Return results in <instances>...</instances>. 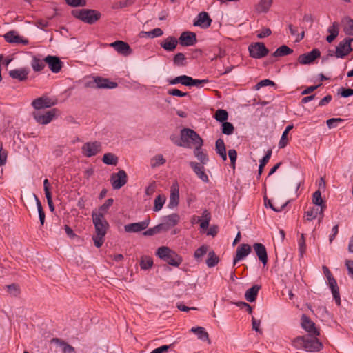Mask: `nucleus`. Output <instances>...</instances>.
<instances>
[{
  "mask_svg": "<svg viewBox=\"0 0 353 353\" xmlns=\"http://www.w3.org/2000/svg\"><path fill=\"white\" fill-rule=\"evenodd\" d=\"M319 335L307 334L293 339L292 345L296 349H304L307 352H319L323 348V343L317 338Z\"/></svg>",
  "mask_w": 353,
  "mask_h": 353,
  "instance_id": "obj_1",
  "label": "nucleus"
},
{
  "mask_svg": "<svg viewBox=\"0 0 353 353\" xmlns=\"http://www.w3.org/2000/svg\"><path fill=\"white\" fill-rule=\"evenodd\" d=\"M92 222L94 226V234L92 236L94 244L97 248H100L104 243L105 236L109 229V223L105 216L96 213H92Z\"/></svg>",
  "mask_w": 353,
  "mask_h": 353,
  "instance_id": "obj_2",
  "label": "nucleus"
},
{
  "mask_svg": "<svg viewBox=\"0 0 353 353\" xmlns=\"http://www.w3.org/2000/svg\"><path fill=\"white\" fill-rule=\"evenodd\" d=\"M181 141L176 142L178 146L191 148L192 147L203 146L202 138L193 130L183 128L180 133Z\"/></svg>",
  "mask_w": 353,
  "mask_h": 353,
  "instance_id": "obj_3",
  "label": "nucleus"
},
{
  "mask_svg": "<svg viewBox=\"0 0 353 353\" xmlns=\"http://www.w3.org/2000/svg\"><path fill=\"white\" fill-rule=\"evenodd\" d=\"M72 14L75 18L88 24H93L101 17L100 12L92 9L74 10Z\"/></svg>",
  "mask_w": 353,
  "mask_h": 353,
  "instance_id": "obj_4",
  "label": "nucleus"
},
{
  "mask_svg": "<svg viewBox=\"0 0 353 353\" xmlns=\"http://www.w3.org/2000/svg\"><path fill=\"white\" fill-rule=\"evenodd\" d=\"M352 41L353 39H345L341 41L336 48L334 55L337 58H343L347 56L352 50L351 48V42ZM333 55L334 54L332 52H330L328 54V56Z\"/></svg>",
  "mask_w": 353,
  "mask_h": 353,
  "instance_id": "obj_5",
  "label": "nucleus"
},
{
  "mask_svg": "<svg viewBox=\"0 0 353 353\" xmlns=\"http://www.w3.org/2000/svg\"><path fill=\"white\" fill-rule=\"evenodd\" d=\"M248 50L250 57L254 59L263 58L269 52V50L265 47V44L260 42L250 44Z\"/></svg>",
  "mask_w": 353,
  "mask_h": 353,
  "instance_id": "obj_6",
  "label": "nucleus"
},
{
  "mask_svg": "<svg viewBox=\"0 0 353 353\" xmlns=\"http://www.w3.org/2000/svg\"><path fill=\"white\" fill-rule=\"evenodd\" d=\"M57 112V110L54 108L44 113L41 111H34L32 114L37 123L46 125L49 123L55 117Z\"/></svg>",
  "mask_w": 353,
  "mask_h": 353,
  "instance_id": "obj_7",
  "label": "nucleus"
},
{
  "mask_svg": "<svg viewBox=\"0 0 353 353\" xmlns=\"http://www.w3.org/2000/svg\"><path fill=\"white\" fill-rule=\"evenodd\" d=\"M82 154L86 157L95 156L101 150V143L99 141L87 142L82 146Z\"/></svg>",
  "mask_w": 353,
  "mask_h": 353,
  "instance_id": "obj_8",
  "label": "nucleus"
},
{
  "mask_svg": "<svg viewBox=\"0 0 353 353\" xmlns=\"http://www.w3.org/2000/svg\"><path fill=\"white\" fill-rule=\"evenodd\" d=\"M110 181L114 190L120 189L127 183V174L123 170H120L117 173L112 174Z\"/></svg>",
  "mask_w": 353,
  "mask_h": 353,
  "instance_id": "obj_9",
  "label": "nucleus"
},
{
  "mask_svg": "<svg viewBox=\"0 0 353 353\" xmlns=\"http://www.w3.org/2000/svg\"><path fill=\"white\" fill-rule=\"evenodd\" d=\"M301 325L308 334L320 335V331L316 328L315 323L305 314L301 316Z\"/></svg>",
  "mask_w": 353,
  "mask_h": 353,
  "instance_id": "obj_10",
  "label": "nucleus"
},
{
  "mask_svg": "<svg viewBox=\"0 0 353 353\" xmlns=\"http://www.w3.org/2000/svg\"><path fill=\"white\" fill-rule=\"evenodd\" d=\"M56 103V101H52L47 97H41L32 101V105L36 109V111H41V109L50 108Z\"/></svg>",
  "mask_w": 353,
  "mask_h": 353,
  "instance_id": "obj_11",
  "label": "nucleus"
},
{
  "mask_svg": "<svg viewBox=\"0 0 353 353\" xmlns=\"http://www.w3.org/2000/svg\"><path fill=\"white\" fill-rule=\"evenodd\" d=\"M321 52L319 50L314 48L311 52L301 54L298 57V61L302 65L312 63L316 59L320 57Z\"/></svg>",
  "mask_w": 353,
  "mask_h": 353,
  "instance_id": "obj_12",
  "label": "nucleus"
},
{
  "mask_svg": "<svg viewBox=\"0 0 353 353\" xmlns=\"http://www.w3.org/2000/svg\"><path fill=\"white\" fill-rule=\"evenodd\" d=\"M196 36L192 32H183L179 38L178 42L182 46H191L196 43Z\"/></svg>",
  "mask_w": 353,
  "mask_h": 353,
  "instance_id": "obj_13",
  "label": "nucleus"
},
{
  "mask_svg": "<svg viewBox=\"0 0 353 353\" xmlns=\"http://www.w3.org/2000/svg\"><path fill=\"white\" fill-rule=\"evenodd\" d=\"M150 219L148 218L141 222L127 224L124 226V230L128 233L141 232L148 228L150 224Z\"/></svg>",
  "mask_w": 353,
  "mask_h": 353,
  "instance_id": "obj_14",
  "label": "nucleus"
},
{
  "mask_svg": "<svg viewBox=\"0 0 353 353\" xmlns=\"http://www.w3.org/2000/svg\"><path fill=\"white\" fill-rule=\"evenodd\" d=\"M50 70L54 73H58L63 66V63L58 57L48 55L44 59Z\"/></svg>",
  "mask_w": 353,
  "mask_h": 353,
  "instance_id": "obj_15",
  "label": "nucleus"
},
{
  "mask_svg": "<svg viewBox=\"0 0 353 353\" xmlns=\"http://www.w3.org/2000/svg\"><path fill=\"white\" fill-rule=\"evenodd\" d=\"M110 46L114 48L118 53L124 56H128L132 52V50L129 44L123 41H116L111 43Z\"/></svg>",
  "mask_w": 353,
  "mask_h": 353,
  "instance_id": "obj_16",
  "label": "nucleus"
},
{
  "mask_svg": "<svg viewBox=\"0 0 353 353\" xmlns=\"http://www.w3.org/2000/svg\"><path fill=\"white\" fill-rule=\"evenodd\" d=\"M180 217L176 214H172L163 218V222L160 223L163 231H168L170 228L175 226L179 221Z\"/></svg>",
  "mask_w": 353,
  "mask_h": 353,
  "instance_id": "obj_17",
  "label": "nucleus"
},
{
  "mask_svg": "<svg viewBox=\"0 0 353 353\" xmlns=\"http://www.w3.org/2000/svg\"><path fill=\"white\" fill-rule=\"evenodd\" d=\"M29 69L21 68L9 71V75L11 78L17 79L19 81H25L28 79Z\"/></svg>",
  "mask_w": 353,
  "mask_h": 353,
  "instance_id": "obj_18",
  "label": "nucleus"
},
{
  "mask_svg": "<svg viewBox=\"0 0 353 353\" xmlns=\"http://www.w3.org/2000/svg\"><path fill=\"white\" fill-rule=\"evenodd\" d=\"M253 248L259 259L263 265H265L268 263V254L265 245L261 243H255L253 245Z\"/></svg>",
  "mask_w": 353,
  "mask_h": 353,
  "instance_id": "obj_19",
  "label": "nucleus"
},
{
  "mask_svg": "<svg viewBox=\"0 0 353 353\" xmlns=\"http://www.w3.org/2000/svg\"><path fill=\"white\" fill-rule=\"evenodd\" d=\"M189 164L199 179L203 182H208L209 179L205 172L204 165L194 161H191Z\"/></svg>",
  "mask_w": 353,
  "mask_h": 353,
  "instance_id": "obj_20",
  "label": "nucleus"
},
{
  "mask_svg": "<svg viewBox=\"0 0 353 353\" xmlns=\"http://www.w3.org/2000/svg\"><path fill=\"white\" fill-rule=\"evenodd\" d=\"M251 252V246L248 244L240 245L237 250L236 256L234 259L233 264L235 265L239 261L247 256Z\"/></svg>",
  "mask_w": 353,
  "mask_h": 353,
  "instance_id": "obj_21",
  "label": "nucleus"
},
{
  "mask_svg": "<svg viewBox=\"0 0 353 353\" xmlns=\"http://www.w3.org/2000/svg\"><path fill=\"white\" fill-rule=\"evenodd\" d=\"M4 38L7 42L10 43H23L24 45L28 43V39L22 38L14 31L8 32L5 34Z\"/></svg>",
  "mask_w": 353,
  "mask_h": 353,
  "instance_id": "obj_22",
  "label": "nucleus"
},
{
  "mask_svg": "<svg viewBox=\"0 0 353 353\" xmlns=\"http://www.w3.org/2000/svg\"><path fill=\"white\" fill-rule=\"evenodd\" d=\"M211 23L212 19L209 14L205 12H201L198 14L196 20L194 21V26L207 28L211 25Z\"/></svg>",
  "mask_w": 353,
  "mask_h": 353,
  "instance_id": "obj_23",
  "label": "nucleus"
},
{
  "mask_svg": "<svg viewBox=\"0 0 353 353\" xmlns=\"http://www.w3.org/2000/svg\"><path fill=\"white\" fill-rule=\"evenodd\" d=\"M178 43L179 42L176 38L172 36H170L162 41L160 43V46L168 52H173L176 49Z\"/></svg>",
  "mask_w": 353,
  "mask_h": 353,
  "instance_id": "obj_24",
  "label": "nucleus"
},
{
  "mask_svg": "<svg viewBox=\"0 0 353 353\" xmlns=\"http://www.w3.org/2000/svg\"><path fill=\"white\" fill-rule=\"evenodd\" d=\"M94 82L97 84V88H114L117 83L110 81L108 79L97 77L94 79Z\"/></svg>",
  "mask_w": 353,
  "mask_h": 353,
  "instance_id": "obj_25",
  "label": "nucleus"
},
{
  "mask_svg": "<svg viewBox=\"0 0 353 353\" xmlns=\"http://www.w3.org/2000/svg\"><path fill=\"white\" fill-rule=\"evenodd\" d=\"M179 201V192L178 184L176 183L171 188L169 208H172L178 205Z\"/></svg>",
  "mask_w": 353,
  "mask_h": 353,
  "instance_id": "obj_26",
  "label": "nucleus"
},
{
  "mask_svg": "<svg viewBox=\"0 0 353 353\" xmlns=\"http://www.w3.org/2000/svg\"><path fill=\"white\" fill-rule=\"evenodd\" d=\"M312 203L313 204L321 207L319 214H321V216L323 217V211L325 209V205L321 197V192L320 190H316L313 193Z\"/></svg>",
  "mask_w": 353,
  "mask_h": 353,
  "instance_id": "obj_27",
  "label": "nucleus"
},
{
  "mask_svg": "<svg viewBox=\"0 0 353 353\" xmlns=\"http://www.w3.org/2000/svg\"><path fill=\"white\" fill-rule=\"evenodd\" d=\"M164 261L174 267H178L182 263V257L176 253L174 251L171 250V253L168 255Z\"/></svg>",
  "mask_w": 353,
  "mask_h": 353,
  "instance_id": "obj_28",
  "label": "nucleus"
},
{
  "mask_svg": "<svg viewBox=\"0 0 353 353\" xmlns=\"http://www.w3.org/2000/svg\"><path fill=\"white\" fill-rule=\"evenodd\" d=\"M261 285H254L252 288H249L245 293V298L249 302H253L256 300L257 294Z\"/></svg>",
  "mask_w": 353,
  "mask_h": 353,
  "instance_id": "obj_29",
  "label": "nucleus"
},
{
  "mask_svg": "<svg viewBox=\"0 0 353 353\" xmlns=\"http://www.w3.org/2000/svg\"><path fill=\"white\" fill-rule=\"evenodd\" d=\"M193 153H194V155L196 157V159L200 161L199 163H201L202 165L207 164V163L208 162V160H209L208 156L202 150V146L195 147Z\"/></svg>",
  "mask_w": 353,
  "mask_h": 353,
  "instance_id": "obj_30",
  "label": "nucleus"
},
{
  "mask_svg": "<svg viewBox=\"0 0 353 353\" xmlns=\"http://www.w3.org/2000/svg\"><path fill=\"white\" fill-rule=\"evenodd\" d=\"M215 149L216 153L220 155L223 161L227 160V152L224 141L222 139H218L216 141Z\"/></svg>",
  "mask_w": 353,
  "mask_h": 353,
  "instance_id": "obj_31",
  "label": "nucleus"
},
{
  "mask_svg": "<svg viewBox=\"0 0 353 353\" xmlns=\"http://www.w3.org/2000/svg\"><path fill=\"white\" fill-rule=\"evenodd\" d=\"M272 4V0H260L255 6V10L258 13H266L269 11Z\"/></svg>",
  "mask_w": 353,
  "mask_h": 353,
  "instance_id": "obj_32",
  "label": "nucleus"
},
{
  "mask_svg": "<svg viewBox=\"0 0 353 353\" xmlns=\"http://www.w3.org/2000/svg\"><path fill=\"white\" fill-rule=\"evenodd\" d=\"M191 332L196 334L199 339L202 341H208V344L211 343L208 333L202 327H196L191 329Z\"/></svg>",
  "mask_w": 353,
  "mask_h": 353,
  "instance_id": "obj_33",
  "label": "nucleus"
},
{
  "mask_svg": "<svg viewBox=\"0 0 353 353\" xmlns=\"http://www.w3.org/2000/svg\"><path fill=\"white\" fill-rule=\"evenodd\" d=\"M52 343H55L62 347L63 353H76L75 349L64 341H62L58 338H53L51 340Z\"/></svg>",
  "mask_w": 353,
  "mask_h": 353,
  "instance_id": "obj_34",
  "label": "nucleus"
},
{
  "mask_svg": "<svg viewBox=\"0 0 353 353\" xmlns=\"http://www.w3.org/2000/svg\"><path fill=\"white\" fill-rule=\"evenodd\" d=\"M114 200L112 199H108L99 208L98 210H93L92 213H96L100 214L102 216L108 213L109 208L113 204Z\"/></svg>",
  "mask_w": 353,
  "mask_h": 353,
  "instance_id": "obj_35",
  "label": "nucleus"
},
{
  "mask_svg": "<svg viewBox=\"0 0 353 353\" xmlns=\"http://www.w3.org/2000/svg\"><path fill=\"white\" fill-rule=\"evenodd\" d=\"M343 31L347 35H353V19L345 17L342 21Z\"/></svg>",
  "mask_w": 353,
  "mask_h": 353,
  "instance_id": "obj_36",
  "label": "nucleus"
},
{
  "mask_svg": "<svg viewBox=\"0 0 353 353\" xmlns=\"http://www.w3.org/2000/svg\"><path fill=\"white\" fill-rule=\"evenodd\" d=\"M44 59L42 60L37 57H33L31 62V66L34 72H40L45 68Z\"/></svg>",
  "mask_w": 353,
  "mask_h": 353,
  "instance_id": "obj_37",
  "label": "nucleus"
},
{
  "mask_svg": "<svg viewBox=\"0 0 353 353\" xmlns=\"http://www.w3.org/2000/svg\"><path fill=\"white\" fill-rule=\"evenodd\" d=\"M293 52V50L285 45H283L278 48L276 51L272 54L275 57H283L290 54Z\"/></svg>",
  "mask_w": 353,
  "mask_h": 353,
  "instance_id": "obj_38",
  "label": "nucleus"
},
{
  "mask_svg": "<svg viewBox=\"0 0 353 353\" xmlns=\"http://www.w3.org/2000/svg\"><path fill=\"white\" fill-rule=\"evenodd\" d=\"M103 162L107 165H116L118 163V157L112 153H105L102 159Z\"/></svg>",
  "mask_w": 353,
  "mask_h": 353,
  "instance_id": "obj_39",
  "label": "nucleus"
},
{
  "mask_svg": "<svg viewBox=\"0 0 353 353\" xmlns=\"http://www.w3.org/2000/svg\"><path fill=\"white\" fill-rule=\"evenodd\" d=\"M293 128L292 125H289L286 127L285 130L282 134L281 138L279 143V148H284L288 143V132Z\"/></svg>",
  "mask_w": 353,
  "mask_h": 353,
  "instance_id": "obj_40",
  "label": "nucleus"
},
{
  "mask_svg": "<svg viewBox=\"0 0 353 353\" xmlns=\"http://www.w3.org/2000/svg\"><path fill=\"white\" fill-rule=\"evenodd\" d=\"M219 258L216 255L215 252L212 250L208 252L206 264L208 267L212 268L218 264Z\"/></svg>",
  "mask_w": 353,
  "mask_h": 353,
  "instance_id": "obj_41",
  "label": "nucleus"
},
{
  "mask_svg": "<svg viewBox=\"0 0 353 353\" xmlns=\"http://www.w3.org/2000/svg\"><path fill=\"white\" fill-rule=\"evenodd\" d=\"M208 251V246L206 245H203L201 247H199L198 249L196 250L194 254V259L200 262L202 261L203 256L206 254V253Z\"/></svg>",
  "mask_w": 353,
  "mask_h": 353,
  "instance_id": "obj_42",
  "label": "nucleus"
},
{
  "mask_svg": "<svg viewBox=\"0 0 353 353\" xmlns=\"http://www.w3.org/2000/svg\"><path fill=\"white\" fill-rule=\"evenodd\" d=\"M329 286L332 290V293L333 297L336 301V303L338 305H341V298H340L339 288L337 285L336 281L333 283V284L332 283L330 284Z\"/></svg>",
  "mask_w": 353,
  "mask_h": 353,
  "instance_id": "obj_43",
  "label": "nucleus"
},
{
  "mask_svg": "<svg viewBox=\"0 0 353 353\" xmlns=\"http://www.w3.org/2000/svg\"><path fill=\"white\" fill-rule=\"evenodd\" d=\"M166 197L164 195L159 194L154 199V211L158 212L161 210L165 202Z\"/></svg>",
  "mask_w": 353,
  "mask_h": 353,
  "instance_id": "obj_44",
  "label": "nucleus"
},
{
  "mask_svg": "<svg viewBox=\"0 0 353 353\" xmlns=\"http://www.w3.org/2000/svg\"><path fill=\"white\" fill-rule=\"evenodd\" d=\"M136 1L137 0H124V1L115 2L113 3L112 8V9H115V10L122 9V8H124L126 7L131 6L132 5H133L135 3Z\"/></svg>",
  "mask_w": 353,
  "mask_h": 353,
  "instance_id": "obj_45",
  "label": "nucleus"
},
{
  "mask_svg": "<svg viewBox=\"0 0 353 353\" xmlns=\"http://www.w3.org/2000/svg\"><path fill=\"white\" fill-rule=\"evenodd\" d=\"M272 155V150H268L265 154V155L263 157V159L260 161V164L259 166V175L260 176L263 170V168L265 166L267 163L269 161Z\"/></svg>",
  "mask_w": 353,
  "mask_h": 353,
  "instance_id": "obj_46",
  "label": "nucleus"
},
{
  "mask_svg": "<svg viewBox=\"0 0 353 353\" xmlns=\"http://www.w3.org/2000/svg\"><path fill=\"white\" fill-rule=\"evenodd\" d=\"M153 265V261L151 257L148 256H143L141 259L140 266L143 270H148Z\"/></svg>",
  "mask_w": 353,
  "mask_h": 353,
  "instance_id": "obj_47",
  "label": "nucleus"
},
{
  "mask_svg": "<svg viewBox=\"0 0 353 353\" xmlns=\"http://www.w3.org/2000/svg\"><path fill=\"white\" fill-rule=\"evenodd\" d=\"M214 118L216 121L224 123L228 118V113L225 110L219 109L215 112Z\"/></svg>",
  "mask_w": 353,
  "mask_h": 353,
  "instance_id": "obj_48",
  "label": "nucleus"
},
{
  "mask_svg": "<svg viewBox=\"0 0 353 353\" xmlns=\"http://www.w3.org/2000/svg\"><path fill=\"white\" fill-rule=\"evenodd\" d=\"M186 58L184 54L179 52L176 54L173 58V63L176 66H184L185 63Z\"/></svg>",
  "mask_w": 353,
  "mask_h": 353,
  "instance_id": "obj_49",
  "label": "nucleus"
},
{
  "mask_svg": "<svg viewBox=\"0 0 353 353\" xmlns=\"http://www.w3.org/2000/svg\"><path fill=\"white\" fill-rule=\"evenodd\" d=\"M171 249L168 247L162 246L158 248L157 251V255L162 260H165L166 257L171 253Z\"/></svg>",
  "mask_w": 353,
  "mask_h": 353,
  "instance_id": "obj_50",
  "label": "nucleus"
},
{
  "mask_svg": "<svg viewBox=\"0 0 353 353\" xmlns=\"http://www.w3.org/2000/svg\"><path fill=\"white\" fill-rule=\"evenodd\" d=\"M234 130V125L230 122H224L222 123V133L226 135L233 134Z\"/></svg>",
  "mask_w": 353,
  "mask_h": 353,
  "instance_id": "obj_51",
  "label": "nucleus"
},
{
  "mask_svg": "<svg viewBox=\"0 0 353 353\" xmlns=\"http://www.w3.org/2000/svg\"><path fill=\"white\" fill-rule=\"evenodd\" d=\"M165 162V159L163 158V155L159 154L152 158L151 166L152 168H155L157 166L164 164Z\"/></svg>",
  "mask_w": 353,
  "mask_h": 353,
  "instance_id": "obj_52",
  "label": "nucleus"
},
{
  "mask_svg": "<svg viewBox=\"0 0 353 353\" xmlns=\"http://www.w3.org/2000/svg\"><path fill=\"white\" fill-rule=\"evenodd\" d=\"M319 211L318 208H312L309 209L305 212L307 219L308 221L314 220L317 216V214H319Z\"/></svg>",
  "mask_w": 353,
  "mask_h": 353,
  "instance_id": "obj_53",
  "label": "nucleus"
},
{
  "mask_svg": "<svg viewBox=\"0 0 353 353\" xmlns=\"http://www.w3.org/2000/svg\"><path fill=\"white\" fill-rule=\"evenodd\" d=\"M161 231H163L162 228H161V226L160 225V224L153 227V228H151L148 230H147L146 231H145L143 232V235L145 236H153L156 234H158L159 232H161Z\"/></svg>",
  "mask_w": 353,
  "mask_h": 353,
  "instance_id": "obj_54",
  "label": "nucleus"
},
{
  "mask_svg": "<svg viewBox=\"0 0 353 353\" xmlns=\"http://www.w3.org/2000/svg\"><path fill=\"white\" fill-rule=\"evenodd\" d=\"M299 247L300 256L302 258V257H303V255L306 250L305 239L303 234H301V239H299Z\"/></svg>",
  "mask_w": 353,
  "mask_h": 353,
  "instance_id": "obj_55",
  "label": "nucleus"
},
{
  "mask_svg": "<svg viewBox=\"0 0 353 353\" xmlns=\"http://www.w3.org/2000/svg\"><path fill=\"white\" fill-rule=\"evenodd\" d=\"M327 32L330 33V34L332 35L334 37H337L339 32V24L337 22L332 23V26H330L328 29Z\"/></svg>",
  "mask_w": 353,
  "mask_h": 353,
  "instance_id": "obj_56",
  "label": "nucleus"
},
{
  "mask_svg": "<svg viewBox=\"0 0 353 353\" xmlns=\"http://www.w3.org/2000/svg\"><path fill=\"white\" fill-rule=\"evenodd\" d=\"M322 269H323L324 274L327 277L329 285L331 283L333 284V283L336 282L335 279L334 278L330 270H329V268L327 266L323 265Z\"/></svg>",
  "mask_w": 353,
  "mask_h": 353,
  "instance_id": "obj_57",
  "label": "nucleus"
},
{
  "mask_svg": "<svg viewBox=\"0 0 353 353\" xmlns=\"http://www.w3.org/2000/svg\"><path fill=\"white\" fill-rule=\"evenodd\" d=\"M228 157L231 161V167L234 170L235 163L237 158V152L234 149H230L228 150Z\"/></svg>",
  "mask_w": 353,
  "mask_h": 353,
  "instance_id": "obj_58",
  "label": "nucleus"
},
{
  "mask_svg": "<svg viewBox=\"0 0 353 353\" xmlns=\"http://www.w3.org/2000/svg\"><path fill=\"white\" fill-rule=\"evenodd\" d=\"M65 3L72 7L85 6L86 0H65Z\"/></svg>",
  "mask_w": 353,
  "mask_h": 353,
  "instance_id": "obj_59",
  "label": "nucleus"
},
{
  "mask_svg": "<svg viewBox=\"0 0 353 353\" xmlns=\"http://www.w3.org/2000/svg\"><path fill=\"white\" fill-rule=\"evenodd\" d=\"M8 292L12 295L17 296L20 293V290L17 284L12 283L7 286Z\"/></svg>",
  "mask_w": 353,
  "mask_h": 353,
  "instance_id": "obj_60",
  "label": "nucleus"
},
{
  "mask_svg": "<svg viewBox=\"0 0 353 353\" xmlns=\"http://www.w3.org/2000/svg\"><path fill=\"white\" fill-rule=\"evenodd\" d=\"M145 34H148V36L151 38H154V37H158L162 36L163 34V32L161 28H157L150 32H145Z\"/></svg>",
  "mask_w": 353,
  "mask_h": 353,
  "instance_id": "obj_61",
  "label": "nucleus"
},
{
  "mask_svg": "<svg viewBox=\"0 0 353 353\" xmlns=\"http://www.w3.org/2000/svg\"><path fill=\"white\" fill-rule=\"evenodd\" d=\"M267 85H275V83L274 81L270 80V79H264L261 80L260 82H259L256 85V88L259 90L261 87L267 86Z\"/></svg>",
  "mask_w": 353,
  "mask_h": 353,
  "instance_id": "obj_62",
  "label": "nucleus"
},
{
  "mask_svg": "<svg viewBox=\"0 0 353 353\" xmlns=\"http://www.w3.org/2000/svg\"><path fill=\"white\" fill-rule=\"evenodd\" d=\"M343 119H342L341 118H332V119L327 120L326 123H327V125L328 126V128H332L336 127L335 123L343 122Z\"/></svg>",
  "mask_w": 353,
  "mask_h": 353,
  "instance_id": "obj_63",
  "label": "nucleus"
},
{
  "mask_svg": "<svg viewBox=\"0 0 353 353\" xmlns=\"http://www.w3.org/2000/svg\"><path fill=\"white\" fill-rule=\"evenodd\" d=\"M168 94L172 96H176V97H185L188 94V92H183L181 90L178 89H172L168 90Z\"/></svg>",
  "mask_w": 353,
  "mask_h": 353,
  "instance_id": "obj_64",
  "label": "nucleus"
}]
</instances>
